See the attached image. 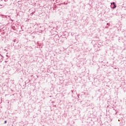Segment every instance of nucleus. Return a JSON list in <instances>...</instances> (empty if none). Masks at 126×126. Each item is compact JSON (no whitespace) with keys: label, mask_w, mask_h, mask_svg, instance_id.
I'll return each instance as SVG.
<instances>
[{"label":"nucleus","mask_w":126,"mask_h":126,"mask_svg":"<svg viewBox=\"0 0 126 126\" xmlns=\"http://www.w3.org/2000/svg\"><path fill=\"white\" fill-rule=\"evenodd\" d=\"M111 7L113 9H115V8H116V7H117V5H116V4H115L114 2L111 3Z\"/></svg>","instance_id":"f257e3e1"},{"label":"nucleus","mask_w":126,"mask_h":126,"mask_svg":"<svg viewBox=\"0 0 126 126\" xmlns=\"http://www.w3.org/2000/svg\"><path fill=\"white\" fill-rule=\"evenodd\" d=\"M6 123H7V121H4V124H6Z\"/></svg>","instance_id":"f03ea898"},{"label":"nucleus","mask_w":126,"mask_h":126,"mask_svg":"<svg viewBox=\"0 0 126 126\" xmlns=\"http://www.w3.org/2000/svg\"><path fill=\"white\" fill-rule=\"evenodd\" d=\"M107 25H109V26H110V23H107Z\"/></svg>","instance_id":"7ed1b4c3"},{"label":"nucleus","mask_w":126,"mask_h":126,"mask_svg":"<svg viewBox=\"0 0 126 126\" xmlns=\"http://www.w3.org/2000/svg\"><path fill=\"white\" fill-rule=\"evenodd\" d=\"M53 107H57V105H53Z\"/></svg>","instance_id":"20e7f679"},{"label":"nucleus","mask_w":126,"mask_h":126,"mask_svg":"<svg viewBox=\"0 0 126 126\" xmlns=\"http://www.w3.org/2000/svg\"><path fill=\"white\" fill-rule=\"evenodd\" d=\"M8 0H4V1H7Z\"/></svg>","instance_id":"39448f33"},{"label":"nucleus","mask_w":126,"mask_h":126,"mask_svg":"<svg viewBox=\"0 0 126 126\" xmlns=\"http://www.w3.org/2000/svg\"><path fill=\"white\" fill-rule=\"evenodd\" d=\"M106 28H108V27H106Z\"/></svg>","instance_id":"423d86ee"},{"label":"nucleus","mask_w":126,"mask_h":126,"mask_svg":"<svg viewBox=\"0 0 126 126\" xmlns=\"http://www.w3.org/2000/svg\"><path fill=\"white\" fill-rule=\"evenodd\" d=\"M5 63H7V62H6V61H5Z\"/></svg>","instance_id":"0eeeda50"},{"label":"nucleus","mask_w":126,"mask_h":126,"mask_svg":"<svg viewBox=\"0 0 126 126\" xmlns=\"http://www.w3.org/2000/svg\"><path fill=\"white\" fill-rule=\"evenodd\" d=\"M0 56H1V54H0Z\"/></svg>","instance_id":"6e6552de"}]
</instances>
